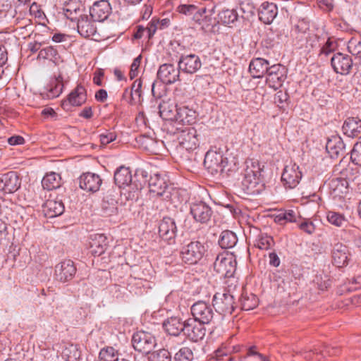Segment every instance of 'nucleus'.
I'll return each mask as SVG.
<instances>
[{
  "instance_id": "nucleus-58",
  "label": "nucleus",
  "mask_w": 361,
  "mask_h": 361,
  "mask_svg": "<svg viewBox=\"0 0 361 361\" xmlns=\"http://www.w3.org/2000/svg\"><path fill=\"white\" fill-rule=\"evenodd\" d=\"M101 144L106 145L116 139V134L114 131L106 130L99 135Z\"/></svg>"
},
{
  "instance_id": "nucleus-46",
  "label": "nucleus",
  "mask_w": 361,
  "mask_h": 361,
  "mask_svg": "<svg viewBox=\"0 0 361 361\" xmlns=\"http://www.w3.org/2000/svg\"><path fill=\"white\" fill-rule=\"evenodd\" d=\"M100 361H118L121 357L117 350L112 347L102 349L99 353Z\"/></svg>"
},
{
  "instance_id": "nucleus-17",
  "label": "nucleus",
  "mask_w": 361,
  "mask_h": 361,
  "mask_svg": "<svg viewBox=\"0 0 361 361\" xmlns=\"http://www.w3.org/2000/svg\"><path fill=\"white\" fill-rule=\"evenodd\" d=\"M102 183V180L100 176L92 173H83L79 178L80 188L92 192L98 191Z\"/></svg>"
},
{
  "instance_id": "nucleus-26",
  "label": "nucleus",
  "mask_w": 361,
  "mask_h": 361,
  "mask_svg": "<svg viewBox=\"0 0 361 361\" xmlns=\"http://www.w3.org/2000/svg\"><path fill=\"white\" fill-rule=\"evenodd\" d=\"M117 196L115 191L109 190L104 197L102 209L106 215L113 216L118 213Z\"/></svg>"
},
{
  "instance_id": "nucleus-28",
  "label": "nucleus",
  "mask_w": 361,
  "mask_h": 361,
  "mask_svg": "<svg viewBox=\"0 0 361 361\" xmlns=\"http://www.w3.org/2000/svg\"><path fill=\"white\" fill-rule=\"evenodd\" d=\"M43 211L47 218H54L64 212V205L61 200H48L43 206Z\"/></svg>"
},
{
  "instance_id": "nucleus-40",
  "label": "nucleus",
  "mask_w": 361,
  "mask_h": 361,
  "mask_svg": "<svg viewBox=\"0 0 361 361\" xmlns=\"http://www.w3.org/2000/svg\"><path fill=\"white\" fill-rule=\"evenodd\" d=\"M275 245L274 240L272 236L266 233L260 232L255 241L254 245L262 250H267Z\"/></svg>"
},
{
  "instance_id": "nucleus-30",
  "label": "nucleus",
  "mask_w": 361,
  "mask_h": 361,
  "mask_svg": "<svg viewBox=\"0 0 361 361\" xmlns=\"http://www.w3.org/2000/svg\"><path fill=\"white\" fill-rule=\"evenodd\" d=\"M63 82L61 80L55 78L47 85L41 92L44 98L51 99L59 97L63 91Z\"/></svg>"
},
{
  "instance_id": "nucleus-34",
  "label": "nucleus",
  "mask_w": 361,
  "mask_h": 361,
  "mask_svg": "<svg viewBox=\"0 0 361 361\" xmlns=\"http://www.w3.org/2000/svg\"><path fill=\"white\" fill-rule=\"evenodd\" d=\"M82 5L77 1H71L66 3L63 8L65 16L71 21H76L80 16Z\"/></svg>"
},
{
  "instance_id": "nucleus-48",
  "label": "nucleus",
  "mask_w": 361,
  "mask_h": 361,
  "mask_svg": "<svg viewBox=\"0 0 361 361\" xmlns=\"http://www.w3.org/2000/svg\"><path fill=\"white\" fill-rule=\"evenodd\" d=\"M176 107V114L174 115V117H170L168 119L169 120V123L167 125V129L169 133L172 134L173 136L176 135V138H179L178 130L180 129L179 126L180 123L178 121V116L179 115V110Z\"/></svg>"
},
{
  "instance_id": "nucleus-3",
  "label": "nucleus",
  "mask_w": 361,
  "mask_h": 361,
  "mask_svg": "<svg viewBox=\"0 0 361 361\" xmlns=\"http://www.w3.org/2000/svg\"><path fill=\"white\" fill-rule=\"evenodd\" d=\"M206 12V8L202 11L196 6L192 4L182 5V14L185 18L182 20L185 23V27L189 30V35L192 36L195 34L197 28L200 25V20L203 13Z\"/></svg>"
},
{
  "instance_id": "nucleus-63",
  "label": "nucleus",
  "mask_w": 361,
  "mask_h": 361,
  "mask_svg": "<svg viewBox=\"0 0 361 361\" xmlns=\"http://www.w3.org/2000/svg\"><path fill=\"white\" fill-rule=\"evenodd\" d=\"M194 355L190 347H182V361H192Z\"/></svg>"
},
{
  "instance_id": "nucleus-25",
  "label": "nucleus",
  "mask_w": 361,
  "mask_h": 361,
  "mask_svg": "<svg viewBox=\"0 0 361 361\" xmlns=\"http://www.w3.org/2000/svg\"><path fill=\"white\" fill-rule=\"evenodd\" d=\"M168 188L166 180L159 173H154L150 176L149 180V188L150 193L154 196L160 197L164 195L166 189Z\"/></svg>"
},
{
  "instance_id": "nucleus-47",
  "label": "nucleus",
  "mask_w": 361,
  "mask_h": 361,
  "mask_svg": "<svg viewBox=\"0 0 361 361\" xmlns=\"http://www.w3.org/2000/svg\"><path fill=\"white\" fill-rule=\"evenodd\" d=\"M37 58L49 59L54 63H57L60 57L57 50L53 47L50 46L42 49L39 52Z\"/></svg>"
},
{
  "instance_id": "nucleus-36",
  "label": "nucleus",
  "mask_w": 361,
  "mask_h": 361,
  "mask_svg": "<svg viewBox=\"0 0 361 361\" xmlns=\"http://www.w3.org/2000/svg\"><path fill=\"white\" fill-rule=\"evenodd\" d=\"M182 63L184 65L182 71L188 73H193L201 67L200 60L195 54L187 55L185 57L182 56Z\"/></svg>"
},
{
  "instance_id": "nucleus-6",
  "label": "nucleus",
  "mask_w": 361,
  "mask_h": 361,
  "mask_svg": "<svg viewBox=\"0 0 361 361\" xmlns=\"http://www.w3.org/2000/svg\"><path fill=\"white\" fill-rule=\"evenodd\" d=\"M132 345L135 350L149 354L156 347L157 340L151 333L140 331L133 334Z\"/></svg>"
},
{
  "instance_id": "nucleus-43",
  "label": "nucleus",
  "mask_w": 361,
  "mask_h": 361,
  "mask_svg": "<svg viewBox=\"0 0 361 361\" xmlns=\"http://www.w3.org/2000/svg\"><path fill=\"white\" fill-rule=\"evenodd\" d=\"M238 15L235 9H223L218 14L219 23L224 25L233 23L238 20Z\"/></svg>"
},
{
  "instance_id": "nucleus-57",
  "label": "nucleus",
  "mask_w": 361,
  "mask_h": 361,
  "mask_svg": "<svg viewBox=\"0 0 361 361\" xmlns=\"http://www.w3.org/2000/svg\"><path fill=\"white\" fill-rule=\"evenodd\" d=\"M310 29L309 21L306 19H300L295 24L293 31L296 34H305Z\"/></svg>"
},
{
  "instance_id": "nucleus-20",
  "label": "nucleus",
  "mask_w": 361,
  "mask_h": 361,
  "mask_svg": "<svg viewBox=\"0 0 361 361\" xmlns=\"http://www.w3.org/2000/svg\"><path fill=\"white\" fill-rule=\"evenodd\" d=\"M345 144L338 135H334L328 138L326 149L331 158H337L345 153Z\"/></svg>"
},
{
  "instance_id": "nucleus-13",
  "label": "nucleus",
  "mask_w": 361,
  "mask_h": 361,
  "mask_svg": "<svg viewBox=\"0 0 361 361\" xmlns=\"http://www.w3.org/2000/svg\"><path fill=\"white\" fill-rule=\"evenodd\" d=\"M191 313L193 319L202 324L209 323L214 316L212 307L203 301H198L193 304L191 307Z\"/></svg>"
},
{
  "instance_id": "nucleus-55",
  "label": "nucleus",
  "mask_w": 361,
  "mask_h": 361,
  "mask_svg": "<svg viewBox=\"0 0 361 361\" xmlns=\"http://www.w3.org/2000/svg\"><path fill=\"white\" fill-rule=\"evenodd\" d=\"M337 49V43L329 38L320 49L319 55L320 56H328Z\"/></svg>"
},
{
  "instance_id": "nucleus-12",
  "label": "nucleus",
  "mask_w": 361,
  "mask_h": 361,
  "mask_svg": "<svg viewBox=\"0 0 361 361\" xmlns=\"http://www.w3.org/2000/svg\"><path fill=\"white\" fill-rule=\"evenodd\" d=\"M180 73V59L178 61V68L173 65L164 63L159 66L157 71V78L165 84H172L177 81Z\"/></svg>"
},
{
  "instance_id": "nucleus-29",
  "label": "nucleus",
  "mask_w": 361,
  "mask_h": 361,
  "mask_svg": "<svg viewBox=\"0 0 361 361\" xmlns=\"http://www.w3.org/2000/svg\"><path fill=\"white\" fill-rule=\"evenodd\" d=\"M107 245L108 240L104 234H94L90 242L91 252L95 256H99L105 252Z\"/></svg>"
},
{
  "instance_id": "nucleus-5",
  "label": "nucleus",
  "mask_w": 361,
  "mask_h": 361,
  "mask_svg": "<svg viewBox=\"0 0 361 361\" xmlns=\"http://www.w3.org/2000/svg\"><path fill=\"white\" fill-rule=\"evenodd\" d=\"M205 251L204 246L200 241L185 242L182 247V262L195 264L202 258Z\"/></svg>"
},
{
  "instance_id": "nucleus-50",
  "label": "nucleus",
  "mask_w": 361,
  "mask_h": 361,
  "mask_svg": "<svg viewBox=\"0 0 361 361\" xmlns=\"http://www.w3.org/2000/svg\"><path fill=\"white\" fill-rule=\"evenodd\" d=\"M196 111L188 106H182V123H187L189 126L196 122Z\"/></svg>"
},
{
  "instance_id": "nucleus-32",
  "label": "nucleus",
  "mask_w": 361,
  "mask_h": 361,
  "mask_svg": "<svg viewBox=\"0 0 361 361\" xmlns=\"http://www.w3.org/2000/svg\"><path fill=\"white\" fill-rule=\"evenodd\" d=\"M114 181L115 183L119 187L129 186L132 182L131 172L128 167L120 166L114 173Z\"/></svg>"
},
{
  "instance_id": "nucleus-10",
  "label": "nucleus",
  "mask_w": 361,
  "mask_h": 361,
  "mask_svg": "<svg viewBox=\"0 0 361 361\" xmlns=\"http://www.w3.org/2000/svg\"><path fill=\"white\" fill-rule=\"evenodd\" d=\"M76 267L72 260H64L56 265L54 276L58 281L66 283L73 279L76 274Z\"/></svg>"
},
{
  "instance_id": "nucleus-39",
  "label": "nucleus",
  "mask_w": 361,
  "mask_h": 361,
  "mask_svg": "<svg viewBox=\"0 0 361 361\" xmlns=\"http://www.w3.org/2000/svg\"><path fill=\"white\" fill-rule=\"evenodd\" d=\"M61 355L65 361H76L80 357V352L76 345L66 343L61 348Z\"/></svg>"
},
{
  "instance_id": "nucleus-60",
  "label": "nucleus",
  "mask_w": 361,
  "mask_h": 361,
  "mask_svg": "<svg viewBox=\"0 0 361 361\" xmlns=\"http://www.w3.org/2000/svg\"><path fill=\"white\" fill-rule=\"evenodd\" d=\"M319 356L321 357H325L326 356H334L339 353L340 350L338 348L331 346H323L322 349L319 350Z\"/></svg>"
},
{
  "instance_id": "nucleus-16",
  "label": "nucleus",
  "mask_w": 361,
  "mask_h": 361,
  "mask_svg": "<svg viewBox=\"0 0 361 361\" xmlns=\"http://www.w3.org/2000/svg\"><path fill=\"white\" fill-rule=\"evenodd\" d=\"M20 187V180L17 173L9 171L0 177V190L6 193H13Z\"/></svg>"
},
{
  "instance_id": "nucleus-62",
  "label": "nucleus",
  "mask_w": 361,
  "mask_h": 361,
  "mask_svg": "<svg viewBox=\"0 0 361 361\" xmlns=\"http://www.w3.org/2000/svg\"><path fill=\"white\" fill-rule=\"evenodd\" d=\"M302 355L305 359L308 360H315V361H319L320 360V357H320L319 351L317 349H315L314 351H305L304 353H302Z\"/></svg>"
},
{
  "instance_id": "nucleus-51",
  "label": "nucleus",
  "mask_w": 361,
  "mask_h": 361,
  "mask_svg": "<svg viewBox=\"0 0 361 361\" xmlns=\"http://www.w3.org/2000/svg\"><path fill=\"white\" fill-rule=\"evenodd\" d=\"M298 228L307 235H311L314 233L316 226L312 221L308 219H303L297 223Z\"/></svg>"
},
{
  "instance_id": "nucleus-61",
  "label": "nucleus",
  "mask_w": 361,
  "mask_h": 361,
  "mask_svg": "<svg viewBox=\"0 0 361 361\" xmlns=\"http://www.w3.org/2000/svg\"><path fill=\"white\" fill-rule=\"evenodd\" d=\"M142 60V56L139 55L133 61L130 66V70L129 73V77L132 80L135 78L138 74V68L140 67Z\"/></svg>"
},
{
  "instance_id": "nucleus-23",
  "label": "nucleus",
  "mask_w": 361,
  "mask_h": 361,
  "mask_svg": "<svg viewBox=\"0 0 361 361\" xmlns=\"http://www.w3.org/2000/svg\"><path fill=\"white\" fill-rule=\"evenodd\" d=\"M87 99V94L85 88L79 85L69 94L67 100L62 104L63 108L68 105L78 106L85 102Z\"/></svg>"
},
{
  "instance_id": "nucleus-18",
  "label": "nucleus",
  "mask_w": 361,
  "mask_h": 361,
  "mask_svg": "<svg viewBox=\"0 0 361 361\" xmlns=\"http://www.w3.org/2000/svg\"><path fill=\"white\" fill-rule=\"evenodd\" d=\"M197 145L198 139L196 129L192 126L182 128V148L189 152L190 150L195 149Z\"/></svg>"
},
{
  "instance_id": "nucleus-33",
  "label": "nucleus",
  "mask_w": 361,
  "mask_h": 361,
  "mask_svg": "<svg viewBox=\"0 0 361 361\" xmlns=\"http://www.w3.org/2000/svg\"><path fill=\"white\" fill-rule=\"evenodd\" d=\"M223 162V156L215 152H208L205 154L204 159V165L208 169L212 171H218L219 169L221 170Z\"/></svg>"
},
{
  "instance_id": "nucleus-24",
  "label": "nucleus",
  "mask_w": 361,
  "mask_h": 361,
  "mask_svg": "<svg viewBox=\"0 0 361 361\" xmlns=\"http://www.w3.org/2000/svg\"><path fill=\"white\" fill-rule=\"evenodd\" d=\"M76 21L78 32L81 36L87 38L96 34L97 27L94 23L87 15H82Z\"/></svg>"
},
{
  "instance_id": "nucleus-56",
  "label": "nucleus",
  "mask_w": 361,
  "mask_h": 361,
  "mask_svg": "<svg viewBox=\"0 0 361 361\" xmlns=\"http://www.w3.org/2000/svg\"><path fill=\"white\" fill-rule=\"evenodd\" d=\"M352 162L357 166H361V142L355 144L350 153Z\"/></svg>"
},
{
  "instance_id": "nucleus-27",
  "label": "nucleus",
  "mask_w": 361,
  "mask_h": 361,
  "mask_svg": "<svg viewBox=\"0 0 361 361\" xmlns=\"http://www.w3.org/2000/svg\"><path fill=\"white\" fill-rule=\"evenodd\" d=\"M342 129L350 137H358L361 134V120L358 117H349L344 121Z\"/></svg>"
},
{
  "instance_id": "nucleus-59",
  "label": "nucleus",
  "mask_w": 361,
  "mask_h": 361,
  "mask_svg": "<svg viewBox=\"0 0 361 361\" xmlns=\"http://www.w3.org/2000/svg\"><path fill=\"white\" fill-rule=\"evenodd\" d=\"M289 96L286 92L279 91L274 95V102L280 108L283 107V104L288 100Z\"/></svg>"
},
{
  "instance_id": "nucleus-37",
  "label": "nucleus",
  "mask_w": 361,
  "mask_h": 361,
  "mask_svg": "<svg viewBox=\"0 0 361 361\" xmlns=\"http://www.w3.org/2000/svg\"><path fill=\"white\" fill-rule=\"evenodd\" d=\"M165 331L170 336H178L180 334V318L171 317L163 323Z\"/></svg>"
},
{
  "instance_id": "nucleus-45",
  "label": "nucleus",
  "mask_w": 361,
  "mask_h": 361,
  "mask_svg": "<svg viewBox=\"0 0 361 361\" xmlns=\"http://www.w3.org/2000/svg\"><path fill=\"white\" fill-rule=\"evenodd\" d=\"M326 219L329 223L337 227H342L348 223V220L343 214L335 211L327 212Z\"/></svg>"
},
{
  "instance_id": "nucleus-1",
  "label": "nucleus",
  "mask_w": 361,
  "mask_h": 361,
  "mask_svg": "<svg viewBox=\"0 0 361 361\" xmlns=\"http://www.w3.org/2000/svg\"><path fill=\"white\" fill-rule=\"evenodd\" d=\"M264 165L258 159L248 158L245 161L242 185L247 193H259L264 188Z\"/></svg>"
},
{
  "instance_id": "nucleus-52",
  "label": "nucleus",
  "mask_w": 361,
  "mask_h": 361,
  "mask_svg": "<svg viewBox=\"0 0 361 361\" xmlns=\"http://www.w3.org/2000/svg\"><path fill=\"white\" fill-rule=\"evenodd\" d=\"M150 361H171L170 353L166 349H160L149 353Z\"/></svg>"
},
{
  "instance_id": "nucleus-42",
  "label": "nucleus",
  "mask_w": 361,
  "mask_h": 361,
  "mask_svg": "<svg viewBox=\"0 0 361 361\" xmlns=\"http://www.w3.org/2000/svg\"><path fill=\"white\" fill-rule=\"evenodd\" d=\"M274 221L281 225L287 222H296L297 212L293 209L281 211L274 216Z\"/></svg>"
},
{
  "instance_id": "nucleus-22",
  "label": "nucleus",
  "mask_w": 361,
  "mask_h": 361,
  "mask_svg": "<svg viewBox=\"0 0 361 361\" xmlns=\"http://www.w3.org/2000/svg\"><path fill=\"white\" fill-rule=\"evenodd\" d=\"M331 255L332 262L336 267H342L348 264V249L343 243H336L334 245Z\"/></svg>"
},
{
  "instance_id": "nucleus-35",
  "label": "nucleus",
  "mask_w": 361,
  "mask_h": 361,
  "mask_svg": "<svg viewBox=\"0 0 361 361\" xmlns=\"http://www.w3.org/2000/svg\"><path fill=\"white\" fill-rule=\"evenodd\" d=\"M61 185V178L55 172L47 173L42 180V185L44 189L52 190L59 188Z\"/></svg>"
},
{
  "instance_id": "nucleus-54",
  "label": "nucleus",
  "mask_w": 361,
  "mask_h": 361,
  "mask_svg": "<svg viewBox=\"0 0 361 361\" xmlns=\"http://www.w3.org/2000/svg\"><path fill=\"white\" fill-rule=\"evenodd\" d=\"M142 81L140 79L135 80L132 86H131V90L130 91V99L129 101V103L130 104H133L134 102L136 100V98L135 96H137L138 99L140 98L141 94H142Z\"/></svg>"
},
{
  "instance_id": "nucleus-15",
  "label": "nucleus",
  "mask_w": 361,
  "mask_h": 361,
  "mask_svg": "<svg viewBox=\"0 0 361 361\" xmlns=\"http://www.w3.org/2000/svg\"><path fill=\"white\" fill-rule=\"evenodd\" d=\"M111 6L107 0L95 1L90 8L93 21L103 22L111 13Z\"/></svg>"
},
{
  "instance_id": "nucleus-53",
  "label": "nucleus",
  "mask_w": 361,
  "mask_h": 361,
  "mask_svg": "<svg viewBox=\"0 0 361 361\" xmlns=\"http://www.w3.org/2000/svg\"><path fill=\"white\" fill-rule=\"evenodd\" d=\"M247 356L253 357L255 361H270L269 357L261 353L256 345H252L247 349Z\"/></svg>"
},
{
  "instance_id": "nucleus-64",
  "label": "nucleus",
  "mask_w": 361,
  "mask_h": 361,
  "mask_svg": "<svg viewBox=\"0 0 361 361\" xmlns=\"http://www.w3.org/2000/svg\"><path fill=\"white\" fill-rule=\"evenodd\" d=\"M147 31L148 38L150 39L155 33L156 30L159 29V25L157 23L156 19H152L146 27Z\"/></svg>"
},
{
  "instance_id": "nucleus-7",
  "label": "nucleus",
  "mask_w": 361,
  "mask_h": 361,
  "mask_svg": "<svg viewBox=\"0 0 361 361\" xmlns=\"http://www.w3.org/2000/svg\"><path fill=\"white\" fill-rule=\"evenodd\" d=\"M286 78L287 68L281 64H274L267 72L266 83L270 88L276 90L282 87Z\"/></svg>"
},
{
  "instance_id": "nucleus-4",
  "label": "nucleus",
  "mask_w": 361,
  "mask_h": 361,
  "mask_svg": "<svg viewBox=\"0 0 361 361\" xmlns=\"http://www.w3.org/2000/svg\"><path fill=\"white\" fill-rule=\"evenodd\" d=\"M236 260L233 254L223 252L217 255L214 263V269L221 277L233 276L236 270Z\"/></svg>"
},
{
  "instance_id": "nucleus-14",
  "label": "nucleus",
  "mask_w": 361,
  "mask_h": 361,
  "mask_svg": "<svg viewBox=\"0 0 361 361\" xmlns=\"http://www.w3.org/2000/svg\"><path fill=\"white\" fill-rule=\"evenodd\" d=\"M334 71L341 75H347L353 68V60L350 56L338 52L331 59Z\"/></svg>"
},
{
  "instance_id": "nucleus-11",
  "label": "nucleus",
  "mask_w": 361,
  "mask_h": 361,
  "mask_svg": "<svg viewBox=\"0 0 361 361\" xmlns=\"http://www.w3.org/2000/svg\"><path fill=\"white\" fill-rule=\"evenodd\" d=\"M301 178L302 172L297 164H293L285 166L281 175V181L286 188H295L299 184Z\"/></svg>"
},
{
  "instance_id": "nucleus-49",
  "label": "nucleus",
  "mask_w": 361,
  "mask_h": 361,
  "mask_svg": "<svg viewBox=\"0 0 361 361\" xmlns=\"http://www.w3.org/2000/svg\"><path fill=\"white\" fill-rule=\"evenodd\" d=\"M348 50L356 58L361 59V38H351L348 43Z\"/></svg>"
},
{
  "instance_id": "nucleus-44",
  "label": "nucleus",
  "mask_w": 361,
  "mask_h": 361,
  "mask_svg": "<svg viewBox=\"0 0 361 361\" xmlns=\"http://www.w3.org/2000/svg\"><path fill=\"white\" fill-rule=\"evenodd\" d=\"M199 280L193 276H185L184 286L182 290L190 295H195L199 293Z\"/></svg>"
},
{
  "instance_id": "nucleus-21",
  "label": "nucleus",
  "mask_w": 361,
  "mask_h": 361,
  "mask_svg": "<svg viewBox=\"0 0 361 361\" xmlns=\"http://www.w3.org/2000/svg\"><path fill=\"white\" fill-rule=\"evenodd\" d=\"M270 67L269 61L262 58H255L250 63L249 72L252 78H262Z\"/></svg>"
},
{
  "instance_id": "nucleus-38",
  "label": "nucleus",
  "mask_w": 361,
  "mask_h": 361,
  "mask_svg": "<svg viewBox=\"0 0 361 361\" xmlns=\"http://www.w3.org/2000/svg\"><path fill=\"white\" fill-rule=\"evenodd\" d=\"M237 243L238 238L235 233L228 230L221 232L219 239V244L221 248H232L237 244Z\"/></svg>"
},
{
  "instance_id": "nucleus-19",
  "label": "nucleus",
  "mask_w": 361,
  "mask_h": 361,
  "mask_svg": "<svg viewBox=\"0 0 361 361\" xmlns=\"http://www.w3.org/2000/svg\"><path fill=\"white\" fill-rule=\"evenodd\" d=\"M278 14V8L274 3L264 2L261 4L258 16L260 21L264 24H271Z\"/></svg>"
},
{
  "instance_id": "nucleus-31",
  "label": "nucleus",
  "mask_w": 361,
  "mask_h": 361,
  "mask_svg": "<svg viewBox=\"0 0 361 361\" xmlns=\"http://www.w3.org/2000/svg\"><path fill=\"white\" fill-rule=\"evenodd\" d=\"M177 231L174 221L169 218H164L159 226V233L166 240H171Z\"/></svg>"
},
{
  "instance_id": "nucleus-2",
  "label": "nucleus",
  "mask_w": 361,
  "mask_h": 361,
  "mask_svg": "<svg viewBox=\"0 0 361 361\" xmlns=\"http://www.w3.org/2000/svg\"><path fill=\"white\" fill-rule=\"evenodd\" d=\"M191 195L190 190H182V200H185V207H189L194 220L202 224L207 223L212 216V209L202 201H193Z\"/></svg>"
},
{
  "instance_id": "nucleus-41",
  "label": "nucleus",
  "mask_w": 361,
  "mask_h": 361,
  "mask_svg": "<svg viewBox=\"0 0 361 361\" xmlns=\"http://www.w3.org/2000/svg\"><path fill=\"white\" fill-rule=\"evenodd\" d=\"M240 302L242 310L245 311L252 310L258 305V298L253 293H242Z\"/></svg>"
},
{
  "instance_id": "nucleus-8",
  "label": "nucleus",
  "mask_w": 361,
  "mask_h": 361,
  "mask_svg": "<svg viewBox=\"0 0 361 361\" xmlns=\"http://www.w3.org/2000/svg\"><path fill=\"white\" fill-rule=\"evenodd\" d=\"M213 307L221 314H231L234 310V298L229 293H216L212 300Z\"/></svg>"
},
{
  "instance_id": "nucleus-9",
  "label": "nucleus",
  "mask_w": 361,
  "mask_h": 361,
  "mask_svg": "<svg viewBox=\"0 0 361 361\" xmlns=\"http://www.w3.org/2000/svg\"><path fill=\"white\" fill-rule=\"evenodd\" d=\"M182 327V333L191 341L197 342L205 335V329L202 323L195 319L190 318L185 320Z\"/></svg>"
}]
</instances>
